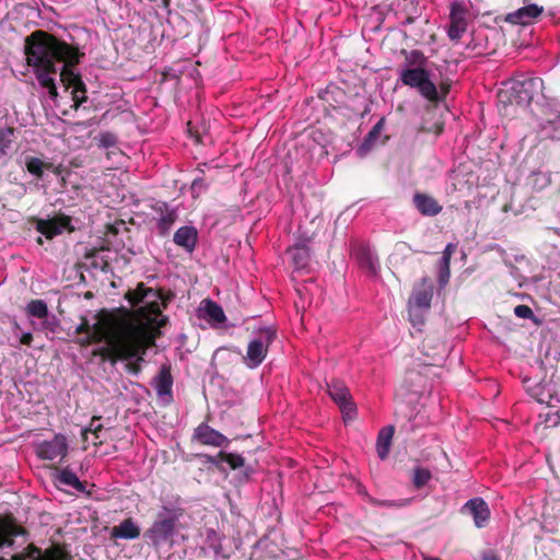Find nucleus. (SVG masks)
I'll return each mask as SVG.
<instances>
[{
    "label": "nucleus",
    "instance_id": "obj_38",
    "mask_svg": "<svg viewBox=\"0 0 560 560\" xmlns=\"http://www.w3.org/2000/svg\"><path fill=\"white\" fill-rule=\"evenodd\" d=\"M431 479V472L429 469L418 467L413 472V483L417 488L425 486Z\"/></svg>",
    "mask_w": 560,
    "mask_h": 560
},
{
    "label": "nucleus",
    "instance_id": "obj_30",
    "mask_svg": "<svg viewBox=\"0 0 560 560\" xmlns=\"http://www.w3.org/2000/svg\"><path fill=\"white\" fill-rule=\"evenodd\" d=\"M203 312L206 316L214 323L222 324L226 319L223 308L211 300L205 301Z\"/></svg>",
    "mask_w": 560,
    "mask_h": 560
},
{
    "label": "nucleus",
    "instance_id": "obj_13",
    "mask_svg": "<svg viewBox=\"0 0 560 560\" xmlns=\"http://www.w3.org/2000/svg\"><path fill=\"white\" fill-rule=\"evenodd\" d=\"M463 514H469L474 518L476 527H485L490 518L488 503L482 498H472L468 500L460 509Z\"/></svg>",
    "mask_w": 560,
    "mask_h": 560
},
{
    "label": "nucleus",
    "instance_id": "obj_48",
    "mask_svg": "<svg viewBox=\"0 0 560 560\" xmlns=\"http://www.w3.org/2000/svg\"><path fill=\"white\" fill-rule=\"evenodd\" d=\"M455 248H456V246H455L454 244L448 243V244L445 246V248H444V250H443V253H442V257H441V259H445V258H446V261H450V262H451V258H452V255H453V254H454V252H455Z\"/></svg>",
    "mask_w": 560,
    "mask_h": 560
},
{
    "label": "nucleus",
    "instance_id": "obj_52",
    "mask_svg": "<svg viewBox=\"0 0 560 560\" xmlns=\"http://www.w3.org/2000/svg\"><path fill=\"white\" fill-rule=\"evenodd\" d=\"M477 47H478V45H477V44H475V45L468 44V45H467V48H469V49H471V50H476V49H477Z\"/></svg>",
    "mask_w": 560,
    "mask_h": 560
},
{
    "label": "nucleus",
    "instance_id": "obj_8",
    "mask_svg": "<svg viewBox=\"0 0 560 560\" xmlns=\"http://www.w3.org/2000/svg\"><path fill=\"white\" fill-rule=\"evenodd\" d=\"M27 533L10 517L0 516V550L5 548L15 550L18 548L26 549Z\"/></svg>",
    "mask_w": 560,
    "mask_h": 560
},
{
    "label": "nucleus",
    "instance_id": "obj_22",
    "mask_svg": "<svg viewBox=\"0 0 560 560\" xmlns=\"http://www.w3.org/2000/svg\"><path fill=\"white\" fill-rule=\"evenodd\" d=\"M353 255L361 268L372 276L377 273L380 269V261L369 246L360 245L355 247Z\"/></svg>",
    "mask_w": 560,
    "mask_h": 560
},
{
    "label": "nucleus",
    "instance_id": "obj_35",
    "mask_svg": "<svg viewBox=\"0 0 560 560\" xmlns=\"http://www.w3.org/2000/svg\"><path fill=\"white\" fill-rule=\"evenodd\" d=\"M541 132L552 140H560V118L547 120L541 125Z\"/></svg>",
    "mask_w": 560,
    "mask_h": 560
},
{
    "label": "nucleus",
    "instance_id": "obj_39",
    "mask_svg": "<svg viewBox=\"0 0 560 560\" xmlns=\"http://www.w3.org/2000/svg\"><path fill=\"white\" fill-rule=\"evenodd\" d=\"M451 270H450V261L445 259H440L439 261V284L441 287H445L450 280Z\"/></svg>",
    "mask_w": 560,
    "mask_h": 560
},
{
    "label": "nucleus",
    "instance_id": "obj_19",
    "mask_svg": "<svg viewBox=\"0 0 560 560\" xmlns=\"http://www.w3.org/2000/svg\"><path fill=\"white\" fill-rule=\"evenodd\" d=\"M155 212L159 214L156 228L159 234L165 236L171 231L173 224L177 219L175 209L170 208L165 202H159L154 207Z\"/></svg>",
    "mask_w": 560,
    "mask_h": 560
},
{
    "label": "nucleus",
    "instance_id": "obj_5",
    "mask_svg": "<svg viewBox=\"0 0 560 560\" xmlns=\"http://www.w3.org/2000/svg\"><path fill=\"white\" fill-rule=\"evenodd\" d=\"M277 339V329L273 326H259L252 332L243 363L250 370L257 369L266 359L269 347Z\"/></svg>",
    "mask_w": 560,
    "mask_h": 560
},
{
    "label": "nucleus",
    "instance_id": "obj_40",
    "mask_svg": "<svg viewBox=\"0 0 560 560\" xmlns=\"http://www.w3.org/2000/svg\"><path fill=\"white\" fill-rule=\"evenodd\" d=\"M13 335L19 339L20 343L31 346L33 336L30 331H23L16 320L13 322Z\"/></svg>",
    "mask_w": 560,
    "mask_h": 560
},
{
    "label": "nucleus",
    "instance_id": "obj_37",
    "mask_svg": "<svg viewBox=\"0 0 560 560\" xmlns=\"http://www.w3.org/2000/svg\"><path fill=\"white\" fill-rule=\"evenodd\" d=\"M27 171L37 178L43 177L45 163L38 158H27L25 161Z\"/></svg>",
    "mask_w": 560,
    "mask_h": 560
},
{
    "label": "nucleus",
    "instance_id": "obj_3",
    "mask_svg": "<svg viewBox=\"0 0 560 560\" xmlns=\"http://www.w3.org/2000/svg\"><path fill=\"white\" fill-rule=\"evenodd\" d=\"M150 345L151 337L142 328L128 325L115 339L112 348L105 350V355L113 364L118 360L128 361L129 371L138 374Z\"/></svg>",
    "mask_w": 560,
    "mask_h": 560
},
{
    "label": "nucleus",
    "instance_id": "obj_15",
    "mask_svg": "<svg viewBox=\"0 0 560 560\" xmlns=\"http://www.w3.org/2000/svg\"><path fill=\"white\" fill-rule=\"evenodd\" d=\"M194 440L198 441L203 445L222 447L228 446L230 443L229 439L223 435L221 432L211 428L207 423H200L194 431L192 435Z\"/></svg>",
    "mask_w": 560,
    "mask_h": 560
},
{
    "label": "nucleus",
    "instance_id": "obj_17",
    "mask_svg": "<svg viewBox=\"0 0 560 560\" xmlns=\"http://www.w3.org/2000/svg\"><path fill=\"white\" fill-rule=\"evenodd\" d=\"M51 477L55 486L58 488L69 487L81 493L86 492L85 485L80 481L77 474L73 472L69 467L56 469Z\"/></svg>",
    "mask_w": 560,
    "mask_h": 560
},
{
    "label": "nucleus",
    "instance_id": "obj_47",
    "mask_svg": "<svg viewBox=\"0 0 560 560\" xmlns=\"http://www.w3.org/2000/svg\"><path fill=\"white\" fill-rule=\"evenodd\" d=\"M98 421H100V418L93 417L89 428L84 429L83 434H85L88 432L96 433L97 431L102 430V424L101 423L95 424Z\"/></svg>",
    "mask_w": 560,
    "mask_h": 560
},
{
    "label": "nucleus",
    "instance_id": "obj_7",
    "mask_svg": "<svg viewBox=\"0 0 560 560\" xmlns=\"http://www.w3.org/2000/svg\"><path fill=\"white\" fill-rule=\"evenodd\" d=\"M34 452L43 460L62 463L69 452V442L66 435L57 433L51 440L36 442Z\"/></svg>",
    "mask_w": 560,
    "mask_h": 560
},
{
    "label": "nucleus",
    "instance_id": "obj_49",
    "mask_svg": "<svg viewBox=\"0 0 560 560\" xmlns=\"http://www.w3.org/2000/svg\"><path fill=\"white\" fill-rule=\"evenodd\" d=\"M482 559L483 560H498V558L492 553H486Z\"/></svg>",
    "mask_w": 560,
    "mask_h": 560
},
{
    "label": "nucleus",
    "instance_id": "obj_29",
    "mask_svg": "<svg viewBox=\"0 0 560 560\" xmlns=\"http://www.w3.org/2000/svg\"><path fill=\"white\" fill-rule=\"evenodd\" d=\"M14 139L15 135L12 127H0V159L9 154Z\"/></svg>",
    "mask_w": 560,
    "mask_h": 560
},
{
    "label": "nucleus",
    "instance_id": "obj_44",
    "mask_svg": "<svg viewBox=\"0 0 560 560\" xmlns=\"http://www.w3.org/2000/svg\"><path fill=\"white\" fill-rule=\"evenodd\" d=\"M514 314L518 318H524V319H530L534 317L533 310L525 304H520V305L515 306Z\"/></svg>",
    "mask_w": 560,
    "mask_h": 560
},
{
    "label": "nucleus",
    "instance_id": "obj_33",
    "mask_svg": "<svg viewBox=\"0 0 560 560\" xmlns=\"http://www.w3.org/2000/svg\"><path fill=\"white\" fill-rule=\"evenodd\" d=\"M405 381L409 383L408 390L411 393L418 394L424 387V377L422 373L413 369L407 371Z\"/></svg>",
    "mask_w": 560,
    "mask_h": 560
},
{
    "label": "nucleus",
    "instance_id": "obj_51",
    "mask_svg": "<svg viewBox=\"0 0 560 560\" xmlns=\"http://www.w3.org/2000/svg\"><path fill=\"white\" fill-rule=\"evenodd\" d=\"M423 560H441V559H440V558H438V557H430V556H425V557L423 558Z\"/></svg>",
    "mask_w": 560,
    "mask_h": 560
},
{
    "label": "nucleus",
    "instance_id": "obj_26",
    "mask_svg": "<svg viewBox=\"0 0 560 560\" xmlns=\"http://www.w3.org/2000/svg\"><path fill=\"white\" fill-rule=\"evenodd\" d=\"M394 427L387 425L381 429L376 440V452L381 459H385L388 456L389 447L394 435Z\"/></svg>",
    "mask_w": 560,
    "mask_h": 560
},
{
    "label": "nucleus",
    "instance_id": "obj_11",
    "mask_svg": "<svg viewBox=\"0 0 560 560\" xmlns=\"http://www.w3.org/2000/svg\"><path fill=\"white\" fill-rule=\"evenodd\" d=\"M327 393L339 406L342 413L349 416L355 411V404L352 401L350 390L342 381L332 380L328 383Z\"/></svg>",
    "mask_w": 560,
    "mask_h": 560
},
{
    "label": "nucleus",
    "instance_id": "obj_14",
    "mask_svg": "<svg viewBox=\"0 0 560 560\" xmlns=\"http://www.w3.org/2000/svg\"><path fill=\"white\" fill-rule=\"evenodd\" d=\"M75 332L83 335L78 339L81 346L97 343L105 338V328L98 320L90 324L86 318H82L81 323L75 328Z\"/></svg>",
    "mask_w": 560,
    "mask_h": 560
},
{
    "label": "nucleus",
    "instance_id": "obj_50",
    "mask_svg": "<svg viewBox=\"0 0 560 560\" xmlns=\"http://www.w3.org/2000/svg\"><path fill=\"white\" fill-rule=\"evenodd\" d=\"M549 231L553 232L555 234H557L558 236H560V229L558 228H549L548 229Z\"/></svg>",
    "mask_w": 560,
    "mask_h": 560
},
{
    "label": "nucleus",
    "instance_id": "obj_25",
    "mask_svg": "<svg viewBox=\"0 0 560 560\" xmlns=\"http://www.w3.org/2000/svg\"><path fill=\"white\" fill-rule=\"evenodd\" d=\"M140 526L131 518H126L114 526L110 530V537L114 539H136L140 536Z\"/></svg>",
    "mask_w": 560,
    "mask_h": 560
},
{
    "label": "nucleus",
    "instance_id": "obj_28",
    "mask_svg": "<svg viewBox=\"0 0 560 560\" xmlns=\"http://www.w3.org/2000/svg\"><path fill=\"white\" fill-rule=\"evenodd\" d=\"M383 125H384V118H382L381 120H378L374 126L373 128L370 130V132L368 133V136L365 137L364 141L362 142V144L358 148L357 150V153L360 155V156H363L365 155L369 150L371 149V147L373 145V143L375 142V140L378 138L380 136V132L383 128Z\"/></svg>",
    "mask_w": 560,
    "mask_h": 560
},
{
    "label": "nucleus",
    "instance_id": "obj_46",
    "mask_svg": "<svg viewBox=\"0 0 560 560\" xmlns=\"http://www.w3.org/2000/svg\"><path fill=\"white\" fill-rule=\"evenodd\" d=\"M357 493L361 495L366 502L376 503V499L370 495L366 488L361 483L357 485Z\"/></svg>",
    "mask_w": 560,
    "mask_h": 560
},
{
    "label": "nucleus",
    "instance_id": "obj_2",
    "mask_svg": "<svg viewBox=\"0 0 560 560\" xmlns=\"http://www.w3.org/2000/svg\"><path fill=\"white\" fill-rule=\"evenodd\" d=\"M405 59L397 69L398 80L406 86L416 89L419 94L432 103H439L444 100L436 83L431 78V71L427 68L428 57L419 49L401 50Z\"/></svg>",
    "mask_w": 560,
    "mask_h": 560
},
{
    "label": "nucleus",
    "instance_id": "obj_10",
    "mask_svg": "<svg viewBox=\"0 0 560 560\" xmlns=\"http://www.w3.org/2000/svg\"><path fill=\"white\" fill-rule=\"evenodd\" d=\"M171 364L164 363L159 370V373L152 378L151 386L154 388L158 397L164 404L173 401V376Z\"/></svg>",
    "mask_w": 560,
    "mask_h": 560
},
{
    "label": "nucleus",
    "instance_id": "obj_18",
    "mask_svg": "<svg viewBox=\"0 0 560 560\" xmlns=\"http://www.w3.org/2000/svg\"><path fill=\"white\" fill-rule=\"evenodd\" d=\"M432 296L433 285L427 278H423L420 285L413 289V292L409 298L408 305L428 311L431 306Z\"/></svg>",
    "mask_w": 560,
    "mask_h": 560
},
{
    "label": "nucleus",
    "instance_id": "obj_9",
    "mask_svg": "<svg viewBox=\"0 0 560 560\" xmlns=\"http://www.w3.org/2000/svg\"><path fill=\"white\" fill-rule=\"evenodd\" d=\"M37 231L45 235L46 238H54L63 232H72L74 230L72 220L63 213L57 214L49 219H40L36 224Z\"/></svg>",
    "mask_w": 560,
    "mask_h": 560
},
{
    "label": "nucleus",
    "instance_id": "obj_34",
    "mask_svg": "<svg viewBox=\"0 0 560 560\" xmlns=\"http://www.w3.org/2000/svg\"><path fill=\"white\" fill-rule=\"evenodd\" d=\"M40 323L36 326L35 323H33L34 329L44 331L46 334H55L59 327V320L56 317V315L48 313L47 317L39 318Z\"/></svg>",
    "mask_w": 560,
    "mask_h": 560
},
{
    "label": "nucleus",
    "instance_id": "obj_24",
    "mask_svg": "<svg viewBox=\"0 0 560 560\" xmlns=\"http://www.w3.org/2000/svg\"><path fill=\"white\" fill-rule=\"evenodd\" d=\"M413 205L421 214L427 217L438 215L442 211V206L439 205L436 199L421 192L413 195Z\"/></svg>",
    "mask_w": 560,
    "mask_h": 560
},
{
    "label": "nucleus",
    "instance_id": "obj_31",
    "mask_svg": "<svg viewBox=\"0 0 560 560\" xmlns=\"http://www.w3.org/2000/svg\"><path fill=\"white\" fill-rule=\"evenodd\" d=\"M27 316L34 318L47 317L49 313L47 303L44 300H32L25 307Z\"/></svg>",
    "mask_w": 560,
    "mask_h": 560
},
{
    "label": "nucleus",
    "instance_id": "obj_6",
    "mask_svg": "<svg viewBox=\"0 0 560 560\" xmlns=\"http://www.w3.org/2000/svg\"><path fill=\"white\" fill-rule=\"evenodd\" d=\"M510 85L511 101L518 105H527L541 89L542 80L538 77L518 74L511 80Z\"/></svg>",
    "mask_w": 560,
    "mask_h": 560
},
{
    "label": "nucleus",
    "instance_id": "obj_20",
    "mask_svg": "<svg viewBox=\"0 0 560 560\" xmlns=\"http://www.w3.org/2000/svg\"><path fill=\"white\" fill-rule=\"evenodd\" d=\"M201 549L206 555L211 556L214 560L228 558V555L224 552L222 547V536L212 528H208L206 530V539Z\"/></svg>",
    "mask_w": 560,
    "mask_h": 560
},
{
    "label": "nucleus",
    "instance_id": "obj_12",
    "mask_svg": "<svg viewBox=\"0 0 560 560\" xmlns=\"http://www.w3.org/2000/svg\"><path fill=\"white\" fill-rule=\"evenodd\" d=\"M467 11L457 2L452 3L450 11V25L447 36L452 42H458L467 30Z\"/></svg>",
    "mask_w": 560,
    "mask_h": 560
},
{
    "label": "nucleus",
    "instance_id": "obj_36",
    "mask_svg": "<svg viewBox=\"0 0 560 560\" xmlns=\"http://www.w3.org/2000/svg\"><path fill=\"white\" fill-rule=\"evenodd\" d=\"M97 144L103 149L116 148L118 137L110 131H103L97 136Z\"/></svg>",
    "mask_w": 560,
    "mask_h": 560
},
{
    "label": "nucleus",
    "instance_id": "obj_41",
    "mask_svg": "<svg viewBox=\"0 0 560 560\" xmlns=\"http://www.w3.org/2000/svg\"><path fill=\"white\" fill-rule=\"evenodd\" d=\"M423 311H425V310L416 307L412 305H408L409 319L415 327L423 325V323H424Z\"/></svg>",
    "mask_w": 560,
    "mask_h": 560
},
{
    "label": "nucleus",
    "instance_id": "obj_4",
    "mask_svg": "<svg viewBox=\"0 0 560 560\" xmlns=\"http://www.w3.org/2000/svg\"><path fill=\"white\" fill-rule=\"evenodd\" d=\"M185 514L180 500L163 501L151 526L144 532L145 541L159 549L173 540Z\"/></svg>",
    "mask_w": 560,
    "mask_h": 560
},
{
    "label": "nucleus",
    "instance_id": "obj_23",
    "mask_svg": "<svg viewBox=\"0 0 560 560\" xmlns=\"http://www.w3.org/2000/svg\"><path fill=\"white\" fill-rule=\"evenodd\" d=\"M173 241L177 246L183 247L187 253H192L198 241L197 229L191 225L180 226L175 232Z\"/></svg>",
    "mask_w": 560,
    "mask_h": 560
},
{
    "label": "nucleus",
    "instance_id": "obj_16",
    "mask_svg": "<svg viewBox=\"0 0 560 560\" xmlns=\"http://www.w3.org/2000/svg\"><path fill=\"white\" fill-rule=\"evenodd\" d=\"M127 299L132 307L139 306L145 308L150 304H156L160 299L159 293L152 289L145 287L143 283H139L137 289L127 293Z\"/></svg>",
    "mask_w": 560,
    "mask_h": 560
},
{
    "label": "nucleus",
    "instance_id": "obj_27",
    "mask_svg": "<svg viewBox=\"0 0 560 560\" xmlns=\"http://www.w3.org/2000/svg\"><path fill=\"white\" fill-rule=\"evenodd\" d=\"M212 464L226 463L232 469L244 466L245 459L240 454L220 452L217 456H207Z\"/></svg>",
    "mask_w": 560,
    "mask_h": 560
},
{
    "label": "nucleus",
    "instance_id": "obj_42",
    "mask_svg": "<svg viewBox=\"0 0 560 560\" xmlns=\"http://www.w3.org/2000/svg\"><path fill=\"white\" fill-rule=\"evenodd\" d=\"M533 397L536 398V400L540 404H549V399L551 398L550 392L547 390L545 387L537 386L533 389L532 394Z\"/></svg>",
    "mask_w": 560,
    "mask_h": 560
},
{
    "label": "nucleus",
    "instance_id": "obj_32",
    "mask_svg": "<svg viewBox=\"0 0 560 560\" xmlns=\"http://www.w3.org/2000/svg\"><path fill=\"white\" fill-rule=\"evenodd\" d=\"M296 268H304L310 260V249L306 246H294L289 250Z\"/></svg>",
    "mask_w": 560,
    "mask_h": 560
},
{
    "label": "nucleus",
    "instance_id": "obj_45",
    "mask_svg": "<svg viewBox=\"0 0 560 560\" xmlns=\"http://www.w3.org/2000/svg\"><path fill=\"white\" fill-rule=\"evenodd\" d=\"M375 506H382V508H401L405 505V503L400 501H394V500H377L376 503H371Z\"/></svg>",
    "mask_w": 560,
    "mask_h": 560
},
{
    "label": "nucleus",
    "instance_id": "obj_21",
    "mask_svg": "<svg viewBox=\"0 0 560 560\" xmlns=\"http://www.w3.org/2000/svg\"><path fill=\"white\" fill-rule=\"evenodd\" d=\"M544 11L542 7L537 4H528L511 12L506 16V21L512 24L527 25L538 18Z\"/></svg>",
    "mask_w": 560,
    "mask_h": 560
},
{
    "label": "nucleus",
    "instance_id": "obj_1",
    "mask_svg": "<svg viewBox=\"0 0 560 560\" xmlns=\"http://www.w3.org/2000/svg\"><path fill=\"white\" fill-rule=\"evenodd\" d=\"M25 55L27 65L33 68L39 84L48 90L51 100L57 96V63H62L59 77L66 89H71L74 106L79 107L86 102L85 84L75 70L80 56L74 48L43 31H37L26 38Z\"/></svg>",
    "mask_w": 560,
    "mask_h": 560
},
{
    "label": "nucleus",
    "instance_id": "obj_43",
    "mask_svg": "<svg viewBox=\"0 0 560 560\" xmlns=\"http://www.w3.org/2000/svg\"><path fill=\"white\" fill-rule=\"evenodd\" d=\"M208 188V184L205 182V179L201 176H197L192 183H191V194L194 197L201 194L203 190Z\"/></svg>",
    "mask_w": 560,
    "mask_h": 560
}]
</instances>
